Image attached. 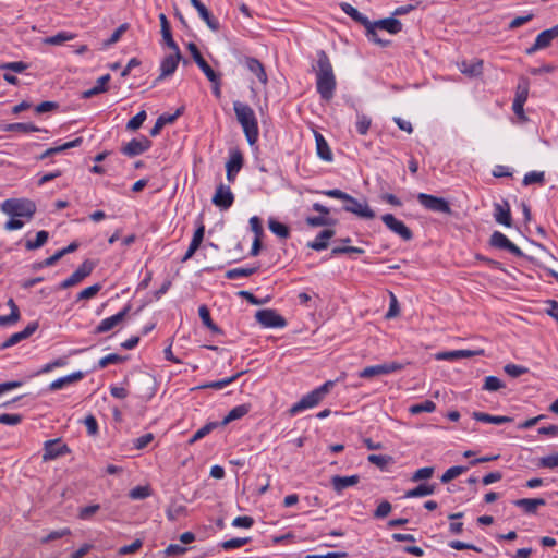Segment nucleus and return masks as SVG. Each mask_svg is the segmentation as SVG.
<instances>
[{"mask_svg":"<svg viewBox=\"0 0 558 558\" xmlns=\"http://www.w3.org/2000/svg\"><path fill=\"white\" fill-rule=\"evenodd\" d=\"M243 167V155L239 149H231L229 151V158L226 162L227 180L229 183H233L236 179L238 173Z\"/></svg>","mask_w":558,"mask_h":558,"instance_id":"13","label":"nucleus"},{"mask_svg":"<svg viewBox=\"0 0 558 558\" xmlns=\"http://www.w3.org/2000/svg\"><path fill=\"white\" fill-rule=\"evenodd\" d=\"M545 181V173L543 171H530L524 174L523 178V184L524 185H531L535 183H544Z\"/></svg>","mask_w":558,"mask_h":558,"instance_id":"47","label":"nucleus"},{"mask_svg":"<svg viewBox=\"0 0 558 558\" xmlns=\"http://www.w3.org/2000/svg\"><path fill=\"white\" fill-rule=\"evenodd\" d=\"M316 89L325 101L331 100L336 90L333 69L325 51L317 53Z\"/></svg>","mask_w":558,"mask_h":558,"instance_id":"1","label":"nucleus"},{"mask_svg":"<svg viewBox=\"0 0 558 558\" xmlns=\"http://www.w3.org/2000/svg\"><path fill=\"white\" fill-rule=\"evenodd\" d=\"M1 209L11 217H24L29 221L35 213V204L27 199L10 198L1 204Z\"/></svg>","mask_w":558,"mask_h":558,"instance_id":"4","label":"nucleus"},{"mask_svg":"<svg viewBox=\"0 0 558 558\" xmlns=\"http://www.w3.org/2000/svg\"><path fill=\"white\" fill-rule=\"evenodd\" d=\"M435 486L430 484H421L413 489L407 490L404 494L405 498H417L433 495Z\"/></svg>","mask_w":558,"mask_h":558,"instance_id":"38","label":"nucleus"},{"mask_svg":"<svg viewBox=\"0 0 558 558\" xmlns=\"http://www.w3.org/2000/svg\"><path fill=\"white\" fill-rule=\"evenodd\" d=\"M76 37L75 34L70 32H59L58 34L53 36H49L46 38H43L41 43L45 45H54L59 46L64 44L65 41L73 40Z\"/></svg>","mask_w":558,"mask_h":558,"instance_id":"37","label":"nucleus"},{"mask_svg":"<svg viewBox=\"0 0 558 558\" xmlns=\"http://www.w3.org/2000/svg\"><path fill=\"white\" fill-rule=\"evenodd\" d=\"M150 495V490L147 486H136L130 490V498L134 500L145 499Z\"/></svg>","mask_w":558,"mask_h":558,"instance_id":"58","label":"nucleus"},{"mask_svg":"<svg viewBox=\"0 0 558 558\" xmlns=\"http://www.w3.org/2000/svg\"><path fill=\"white\" fill-rule=\"evenodd\" d=\"M374 25H377L378 28L387 31L390 34H398L402 29V23L395 19V17H388L380 21L374 22Z\"/></svg>","mask_w":558,"mask_h":558,"instance_id":"34","label":"nucleus"},{"mask_svg":"<svg viewBox=\"0 0 558 558\" xmlns=\"http://www.w3.org/2000/svg\"><path fill=\"white\" fill-rule=\"evenodd\" d=\"M146 118H147L146 111L141 110L131 120H129V122L126 123V129L130 131H136L137 129H140L143 125Z\"/></svg>","mask_w":558,"mask_h":558,"instance_id":"49","label":"nucleus"},{"mask_svg":"<svg viewBox=\"0 0 558 558\" xmlns=\"http://www.w3.org/2000/svg\"><path fill=\"white\" fill-rule=\"evenodd\" d=\"M211 202L221 210H227L234 202V194L228 185L221 183L216 187Z\"/></svg>","mask_w":558,"mask_h":558,"instance_id":"14","label":"nucleus"},{"mask_svg":"<svg viewBox=\"0 0 558 558\" xmlns=\"http://www.w3.org/2000/svg\"><path fill=\"white\" fill-rule=\"evenodd\" d=\"M129 25L126 23L121 24L112 34L111 36L104 43L105 47H109L116 43H118L121 38V36L126 32Z\"/></svg>","mask_w":558,"mask_h":558,"instance_id":"57","label":"nucleus"},{"mask_svg":"<svg viewBox=\"0 0 558 558\" xmlns=\"http://www.w3.org/2000/svg\"><path fill=\"white\" fill-rule=\"evenodd\" d=\"M69 451L66 445L61 439H52L45 442L43 459L45 461L53 460Z\"/></svg>","mask_w":558,"mask_h":558,"instance_id":"19","label":"nucleus"},{"mask_svg":"<svg viewBox=\"0 0 558 558\" xmlns=\"http://www.w3.org/2000/svg\"><path fill=\"white\" fill-rule=\"evenodd\" d=\"M82 142H83L82 137H76L75 140L69 141L65 143H61L60 141H58V142L53 143V145L51 147L37 154V159L44 160V159L53 157L54 155L61 154L62 151H64L66 149L80 146L82 144Z\"/></svg>","mask_w":558,"mask_h":558,"instance_id":"17","label":"nucleus"},{"mask_svg":"<svg viewBox=\"0 0 558 558\" xmlns=\"http://www.w3.org/2000/svg\"><path fill=\"white\" fill-rule=\"evenodd\" d=\"M233 110L248 144L251 146L255 145L258 141L259 130L254 110L247 104L240 100L233 101Z\"/></svg>","mask_w":558,"mask_h":558,"instance_id":"2","label":"nucleus"},{"mask_svg":"<svg viewBox=\"0 0 558 558\" xmlns=\"http://www.w3.org/2000/svg\"><path fill=\"white\" fill-rule=\"evenodd\" d=\"M314 137L317 156L326 162H331L333 160V155L324 135L315 131Z\"/></svg>","mask_w":558,"mask_h":558,"instance_id":"22","label":"nucleus"},{"mask_svg":"<svg viewBox=\"0 0 558 558\" xmlns=\"http://www.w3.org/2000/svg\"><path fill=\"white\" fill-rule=\"evenodd\" d=\"M434 472H435V469L433 466L421 468L413 473L411 480L413 482H420L422 480H427L433 476Z\"/></svg>","mask_w":558,"mask_h":558,"instance_id":"54","label":"nucleus"},{"mask_svg":"<svg viewBox=\"0 0 558 558\" xmlns=\"http://www.w3.org/2000/svg\"><path fill=\"white\" fill-rule=\"evenodd\" d=\"M381 220L391 232L399 235L402 240L409 241L412 239L411 230L401 220H398L392 214L383 215Z\"/></svg>","mask_w":558,"mask_h":558,"instance_id":"12","label":"nucleus"},{"mask_svg":"<svg viewBox=\"0 0 558 558\" xmlns=\"http://www.w3.org/2000/svg\"><path fill=\"white\" fill-rule=\"evenodd\" d=\"M3 130L8 131V132L28 133V132L35 131V125L33 123H10V124H7L3 128Z\"/></svg>","mask_w":558,"mask_h":558,"instance_id":"50","label":"nucleus"},{"mask_svg":"<svg viewBox=\"0 0 558 558\" xmlns=\"http://www.w3.org/2000/svg\"><path fill=\"white\" fill-rule=\"evenodd\" d=\"M245 66L251 73L256 75V77L258 78V81L262 84L267 83L268 78H267V74L265 72L264 65L257 59L251 58V57L246 58Z\"/></svg>","mask_w":558,"mask_h":558,"instance_id":"28","label":"nucleus"},{"mask_svg":"<svg viewBox=\"0 0 558 558\" xmlns=\"http://www.w3.org/2000/svg\"><path fill=\"white\" fill-rule=\"evenodd\" d=\"M251 410L250 404H239L232 408L223 420L219 423V426H226L229 423L244 417Z\"/></svg>","mask_w":558,"mask_h":558,"instance_id":"26","label":"nucleus"},{"mask_svg":"<svg viewBox=\"0 0 558 558\" xmlns=\"http://www.w3.org/2000/svg\"><path fill=\"white\" fill-rule=\"evenodd\" d=\"M343 209L348 213L364 219H373L375 217L374 210L368 206L367 202H360L353 196H349Z\"/></svg>","mask_w":558,"mask_h":558,"instance_id":"9","label":"nucleus"},{"mask_svg":"<svg viewBox=\"0 0 558 558\" xmlns=\"http://www.w3.org/2000/svg\"><path fill=\"white\" fill-rule=\"evenodd\" d=\"M130 310H131V305L128 304L123 307V310H121L117 314H114L110 317L104 318L96 327V332L105 333V332L112 330L114 327H117L119 324H121L123 322V319L125 318V316L128 315Z\"/></svg>","mask_w":558,"mask_h":558,"instance_id":"16","label":"nucleus"},{"mask_svg":"<svg viewBox=\"0 0 558 558\" xmlns=\"http://www.w3.org/2000/svg\"><path fill=\"white\" fill-rule=\"evenodd\" d=\"M250 228L254 233V238H262L264 234L262 221L257 216L250 218Z\"/></svg>","mask_w":558,"mask_h":558,"instance_id":"63","label":"nucleus"},{"mask_svg":"<svg viewBox=\"0 0 558 558\" xmlns=\"http://www.w3.org/2000/svg\"><path fill=\"white\" fill-rule=\"evenodd\" d=\"M191 4L196 9L199 17L211 28H217V21L213 19L208 9L201 2V0H190Z\"/></svg>","mask_w":558,"mask_h":558,"instance_id":"30","label":"nucleus"},{"mask_svg":"<svg viewBox=\"0 0 558 558\" xmlns=\"http://www.w3.org/2000/svg\"><path fill=\"white\" fill-rule=\"evenodd\" d=\"M489 243L492 246H494L496 248H500V250H506L518 257L524 256L522 250L519 246H517L514 243H512L500 231H494L492 233Z\"/></svg>","mask_w":558,"mask_h":558,"instance_id":"15","label":"nucleus"},{"mask_svg":"<svg viewBox=\"0 0 558 558\" xmlns=\"http://www.w3.org/2000/svg\"><path fill=\"white\" fill-rule=\"evenodd\" d=\"M416 197L418 203L427 210L447 215L451 214L449 203L442 197L434 196L426 193H418Z\"/></svg>","mask_w":558,"mask_h":558,"instance_id":"5","label":"nucleus"},{"mask_svg":"<svg viewBox=\"0 0 558 558\" xmlns=\"http://www.w3.org/2000/svg\"><path fill=\"white\" fill-rule=\"evenodd\" d=\"M460 72L470 77L480 76L483 72V61L474 59L472 61H462L458 64Z\"/></svg>","mask_w":558,"mask_h":558,"instance_id":"24","label":"nucleus"},{"mask_svg":"<svg viewBox=\"0 0 558 558\" xmlns=\"http://www.w3.org/2000/svg\"><path fill=\"white\" fill-rule=\"evenodd\" d=\"M256 320L265 328H282L286 319L274 310H260L256 313Z\"/></svg>","mask_w":558,"mask_h":558,"instance_id":"10","label":"nucleus"},{"mask_svg":"<svg viewBox=\"0 0 558 558\" xmlns=\"http://www.w3.org/2000/svg\"><path fill=\"white\" fill-rule=\"evenodd\" d=\"M28 68V64L23 61L1 63L0 70H11L16 73H22Z\"/></svg>","mask_w":558,"mask_h":558,"instance_id":"59","label":"nucleus"},{"mask_svg":"<svg viewBox=\"0 0 558 558\" xmlns=\"http://www.w3.org/2000/svg\"><path fill=\"white\" fill-rule=\"evenodd\" d=\"M436 410V404L432 400H425L421 403L412 404L409 408V412L413 415L422 412L432 413Z\"/></svg>","mask_w":558,"mask_h":558,"instance_id":"39","label":"nucleus"},{"mask_svg":"<svg viewBox=\"0 0 558 558\" xmlns=\"http://www.w3.org/2000/svg\"><path fill=\"white\" fill-rule=\"evenodd\" d=\"M448 546L452 549H456V550H463V549H472L476 553H481L482 549L478 548L477 546L473 545V544H469V543H464V542H461V541H450L448 543Z\"/></svg>","mask_w":558,"mask_h":558,"instance_id":"60","label":"nucleus"},{"mask_svg":"<svg viewBox=\"0 0 558 558\" xmlns=\"http://www.w3.org/2000/svg\"><path fill=\"white\" fill-rule=\"evenodd\" d=\"M469 470V466H462V465H454L449 468L442 475H441V482L442 483H449L453 478L460 476L461 474L465 473Z\"/></svg>","mask_w":558,"mask_h":558,"instance_id":"42","label":"nucleus"},{"mask_svg":"<svg viewBox=\"0 0 558 558\" xmlns=\"http://www.w3.org/2000/svg\"><path fill=\"white\" fill-rule=\"evenodd\" d=\"M505 387V384L496 376L485 377L483 389L486 391H497Z\"/></svg>","mask_w":558,"mask_h":558,"instance_id":"48","label":"nucleus"},{"mask_svg":"<svg viewBox=\"0 0 558 558\" xmlns=\"http://www.w3.org/2000/svg\"><path fill=\"white\" fill-rule=\"evenodd\" d=\"M110 81V75L109 74H106V75H102L100 76L97 82H96V85L89 89V90H86L84 94L86 97H90L93 95H97L99 93H102L106 90V86L108 84V82Z\"/></svg>","mask_w":558,"mask_h":558,"instance_id":"45","label":"nucleus"},{"mask_svg":"<svg viewBox=\"0 0 558 558\" xmlns=\"http://www.w3.org/2000/svg\"><path fill=\"white\" fill-rule=\"evenodd\" d=\"M340 8L342 12L349 15L353 21L362 24L363 26H368L369 20L350 3L342 2L340 3Z\"/></svg>","mask_w":558,"mask_h":558,"instance_id":"31","label":"nucleus"},{"mask_svg":"<svg viewBox=\"0 0 558 558\" xmlns=\"http://www.w3.org/2000/svg\"><path fill=\"white\" fill-rule=\"evenodd\" d=\"M514 506L522 509L527 514H534L537 508L546 504L543 498H522L513 501Z\"/></svg>","mask_w":558,"mask_h":558,"instance_id":"25","label":"nucleus"},{"mask_svg":"<svg viewBox=\"0 0 558 558\" xmlns=\"http://www.w3.org/2000/svg\"><path fill=\"white\" fill-rule=\"evenodd\" d=\"M159 20H160L162 38H163L166 45L171 50H177V46L178 45L175 44V41L172 38L171 31H170V25H169L167 16L163 13H161L159 15Z\"/></svg>","mask_w":558,"mask_h":558,"instance_id":"35","label":"nucleus"},{"mask_svg":"<svg viewBox=\"0 0 558 558\" xmlns=\"http://www.w3.org/2000/svg\"><path fill=\"white\" fill-rule=\"evenodd\" d=\"M530 92V82L527 78H520L514 94V99L512 104H525L529 97Z\"/></svg>","mask_w":558,"mask_h":558,"instance_id":"33","label":"nucleus"},{"mask_svg":"<svg viewBox=\"0 0 558 558\" xmlns=\"http://www.w3.org/2000/svg\"><path fill=\"white\" fill-rule=\"evenodd\" d=\"M269 230L281 239H286L289 236V229L286 225L270 218L268 221Z\"/></svg>","mask_w":558,"mask_h":558,"instance_id":"41","label":"nucleus"},{"mask_svg":"<svg viewBox=\"0 0 558 558\" xmlns=\"http://www.w3.org/2000/svg\"><path fill=\"white\" fill-rule=\"evenodd\" d=\"M99 505H89L80 509L78 518L82 520H89L98 510Z\"/></svg>","mask_w":558,"mask_h":558,"instance_id":"61","label":"nucleus"},{"mask_svg":"<svg viewBox=\"0 0 558 558\" xmlns=\"http://www.w3.org/2000/svg\"><path fill=\"white\" fill-rule=\"evenodd\" d=\"M335 383L331 380H328L320 385L319 387L315 388L311 392L303 396L300 401L294 403L290 409L291 415H296L305 410L312 409L316 407L324 397L330 391V389L333 387Z\"/></svg>","mask_w":558,"mask_h":558,"instance_id":"3","label":"nucleus"},{"mask_svg":"<svg viewBox=\"0 0 558 558\" xmlns=\"http://www.w3.org/2000/svg\"><path fill=\"white\" fill-rule=\"evenodd\" d=\"M360 482L359 475H350V476H340L336 475L331 477V485L335 492L338 494L342 493L344 489L355 486Z\"/></svg>","mask_w":558,"mask_h":558,"instance_id":"23","label":"nucleus"},{"mask_svg":"<svg viewBox=\"0 0 558 558\" xmlns=\"http://www.w3.org/2000/svg\"><path fill=\"white\" fill-rule=\"evenodd\" d=\"M100 290L101 284L99 283H95L90 287H87L77 294V301L93 299Z\"/></svg>","mask_w":558,"mask_h":558,"instance_id":"53","label":"nucleus"},{"mask_svg":"<svg viewBox=\"0 0 558 558\" xmlns=\"http://www.w3.org/2000/svg\"><path fill=\"white\" fill-rule=\"evenodd\" d=\"M504 371L507 375H509L510 377H513V378H517V377L527 373L526 367H524L522 365H518V364H512V363L505 365Z\"/></svg>","mask_w":558,"mask_h":558,"instance_id":"56","label":"nucleus"},{"mask_svg":"<svg viewBox=\"0 0 558 558\" xmlns=\"http://www.w3.org/2000/svg\"><path fill=\"white\" fill-rule=\"evenodd\" d=\"M83 378H84V373L82 371L73 372L69 375L59 377V378L54 379L53 381H51L49 384L48 388L46 389V391H57L60 389H64V388L69 387L70 385H73V384L80 381Z\"/></svg>","mask_w":558,"mask_h":558,"instance_id":"20","label":"nucleus"},{"mask_svg":"<svg viewBox=\"0 0 558 558\" xmlns=\"http://www.w3.org/2000/svg\"><path fill=\"white\" fill-rule=\"evenodd\" d=\"M94 269V263L85 260L70 277L60 283V288L68 289L82 282Z\"/></svg>","mask_w":558,"mask_h":558,"instance_id":"11","label":"nucleus"},{"mask_svg":"<svg viewBox=\"0 0 558 558\" xmlns=\"http://www.w3.org/2000/svg\"><path fill=\"white\" fill-rule=\"evenodd\" d=\"M198 315L202 323L211 331L218 332L219 328L213 323L209 310L206 305H201L198 307Z\"/></svg>","mask_w":558,"mask_h":558,"instance_id":"43","label":"nucleus"},{"mask_svg":"<svg viewBox=\"0 0 558 558\" xmlns=\"http://www.w3.org/2000/svg\"><path fill=\"white\" fill-rule=\"evenodd\" d=\"M494 218L497 223L502 225L505 227L512 226L510 206L508 202L496 203L494 205Z\"/></svg>","mask_w":558,"mask_h":558,"instance_id":"21","label":"nucleus"},{"mask_svg":"<svg viewBox=\"0 0 558 558\" xmlns=\"http://www.w3.org/2000/svg\"><path fill=\"white\" fill-rule=\"evenodd\" d=\"M219 426V422H209L205 424L203 427H201L198 430L195 432V434L190 439V444H194L205 436H207L209 433H211L215 428Z\"/></svg>","mask_w":558,"mask_h":558,"instance_id":"40","label":"nucleus"},{"mask_svg":"<svg viewBox=\"0 0 558 558\" xmlns=\"http://www.w3.org/2000/svg\"><path fill=\"white\" fill-rule=\"evenodd\" d=\"M404 368V365L399 362H386L383 364L367 366L359 373L361 378H371L374 376L388 375L399 372Z\"/></svg>","mask_w":558,"mask_h":558,"instance_id":"6","label":"nucleus"},{"mask_svg":"<svg viewBox=\"0 0 558 558\" xmlns=\"http://www.w3.org/2000/svg\"><path fill=\"white\" fill-rule=\"evenodd\" d=\"M473 418L476 420L477 422L496 424V425H500V424L508 423V422L512 421V418L509 416L490 415V414L484 413V412H474Z\"/></svg>","mask_w":558,"mask_h":558,"instance_id":"32","label":"nucleus"},{"mask_svg":"<svg viewBox=\"0 0 558 558\" xmlns=\"http://www.w3.org/2000/svg\"><path fill=\"white\" fill-rule=\"evenodd\" d=\"M333 234L335 232L329 229L320 231L315 240L308 243V247L314 251H323L327 248L328 241L333 236Z\"/></svg>","mask_w":558,"mask_h":558,"instance_id":"29","label":"nucleus"},{"mask_svg":"<svg viewBox=\"0 0 558 558\" xmlns=\"http://www.w3.org/2000/svg\"><path fill=\"white\" fill-rule=\"evenodd\" d=\"M367 460L376 466L384 470L388 464L392 462V458L384 454H369Z\"/></svg>","mask_w":558,"mask_h":558,"instance_id":"51","label":"nucleus"},{"mask_svg":"<svg viewBox=\"0 0 558 558\" xmlns=\"http://www.w3.org/2000/svg\"><path fill=\"white\" fill-rule=\"evenodd\" d=\"M538 465L545 469L558 468V452L542 457L538 461Z\"/></svg>","mask_w":558,"mask_h":558,"instance_id":"52","label":"nucleus"},{"mask_svg":"<svg viewBox=\"0 0 558 558\" xmlns=\"http://www.w3.org/2000/svg\"><path fill=\"white\" fill-rule=\"evenodd\" d=\"M181 52L179 47L177 46V50H172V53L166 56L160 63V76L159 78H165L172 75L180 62Z\"/></svg>","mask_w":558,"mask_h":558,"instance_id":"18","label":"nucleus"},{"mask_svg":"<svg viewBox=\"0 0 558 558\" xmlns=\"http://www.w3.org/2000/svg\"><path fill=\"white\" fill-rule=\"evenodd\" d=\"M250 538L235 537L221 543L225 550L240 548L248 543Z\"/></svg>","mask_w":558,"mask_h":558,"instance_id":"55","label":"nucleus"},{"mask_svg":"<svg viewBox=\"0 0 558 558\" xmlns=\"http://www.w3.org/2000/svg\"><path fill=\"white\" fill-rule=\"evenodd\" d=\"M121 361H122V357L120 355L111 353V354H107V355L102 356L99 360L98 365L100 368H105L110 364H117Z\"/></svg>","mask_w":558,"mask_h":558,"instance_id":"64","label":"nucleus"},{"mask_svg":"<svg viewBox=\"0 0 558 558\" xmlns=\"http://www.w3.org/2000/svg\"><path fill=\"white\" fill-rule=\"evenodd\" d=\"M35 331V323H31L20 332L11 335L2 344L1 349H7L17 344L20 341L28 338Z\"/></svg>","mask_w":558,"mask_h":558,"instance_id":"27","label":"nucleus"},{"mask_svg":"<svg viewBox=\"0 0 558 558\" xmlns=\"http://www.w3.org/2000/svg\"><path fill=\"white\" fill-rule=\"evenodd\" d=\"M151 147V141L141 135L140 137L132 138L129 143L122 146L121 153L128 157H135L147 151Z\"/></svg>","mask_w":558,"mask_h":558,"instance_id":"8","label":"nucleus"},{"mask_svg":"<svg viewBox=\"0 0 558 558\" xmlns=\"http://www.w3.org/2000/svg\"><path fill=\"white\" fill-rule=\"evenodd\" d=\"M255 271L254 268L238 267L227 271L226 276L228 279H239L250 277Z\"/></svg>","mask_w":558,"mask_h":558,"instance_id":"46","label":"nucleus"},{"mask_svg":"<svg viewBox=\"0 0 558 558\" xmlns=\"http://www.w3.org/2000/svg\"><path fill=\"white\" fill-rule=\"evenodd\" d=\"M180 116V111H177L175 113L173 114H161L158 117V119L156 120V123L155 125L151 128L150 130V135L151 136H156L160 133L161 129L166 125V124H170V123H173L177 118Z\"/></svg>","mask_w":558,"mask_h":558,"instance_id":"36","label":"nucleus"},{"mask_svg":"<svg viewBox=\"0 0 558 558\" xmlns=\"http://www.w3.org/2000/svg\"><path fill=\"white\" fill-rule=\"evenodd\" d=\"M253 524H254V520H253V518H251L248 515L236 517L232 521L233 527L250 529L253 526Z\"/></svg>","mask_w":558,"mask_h":558,"instance_id":"62","label":"nucleus"},{"mask_svg":"<svg viewBox=\"0 0 558 558\" xmlns=\"http://www.w3.org/2000/svg\"><path fill=\"white\" fill-rule=\"evenodd\" d=\"M371 124H372V120L369 117H367L364 113H360V112L356 114L355 128H356V131L359 132V134H361V135L367 134V132L371 128Z\"/></svg>","mask_w":558,"mask_h":558,"instance_id":"44","label":"nucleus"},{"mask_svg":"<svg viewBox=\"0 0 558 558\" xmlns=\"http://www.w3.org/2000/svg\"><path fill=\"white\" fill-rule=\"evenodd\" d=\"M558 37V24L553 26L551 28L545 29L541 32L534 44L526 48L525 52L527 54H533L538 50L545 49L550 46L551 41Z\"/></svg>","mask_w":558,"mask_h":558,"instance_id":"7","label":"nucleus"}]
</instances>
